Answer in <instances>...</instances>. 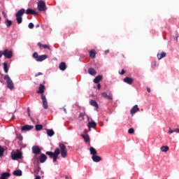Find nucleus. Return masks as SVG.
<instances>
[{
  "instance_id": "nucleus-33",
  "label": "nucleus",
  "mask_w": 179,
  "mask_h": 179,
  "mask_svg": "<svg viewBox=\"0 0 179 179\" xmlns=\"http://www.w3.org/2000/svg\"><path fill=\"white\" fill-rule=\"evenodd\" d=\"M88 127L90 128H96V123L94 122H91L88 124Z\"/></svg>"
},
{
  "instance_id": "nucleus-59",
  "label": "nucleus",
  "mask_w": 179,
  "mask_h": 179,
  "mask_svg": "<svg viewBox=\"0 0 179 179\" xmlns=\"http://www.w3.org/2000/svg\"><path fill=\"white\" fill-rule=\"evenodd\" d=\"M0 21H1V17H0Z\"/></svg>"
},
{
  "instance_id": "nucleus-28",
  "label": "nucleus",
  "mask_w": 179,
  "mask_h": 179,
  "mask_svg": "<svg viewBox=\"0 0 179 179\" xmlns=\"http://www.w3.org/2000/svg\"><path fill=\"white\" fill-rule=\"evenodd\" d=\"M166 57V52H162L160 54H157V58L158 59H162V58H164Z\"/></svg>"
},
{
  "instance_id": "nucleus-55",
  "label": "nucleus",
  "mask_w": 179,
  "mask_h": 179,
  "mask_svg": "<svg viewBox=\"0 0 179 179\" xmlns=\"http://www.w3.org/2000/svg\"><path fill=\"white\" fill-rule=\"evenodd\" d=\"M14 117H15V115H14V114H13V116H12V117H13V118H14Z\"/></svg>"
},
{
  "instance_id": "nucleus-7",
  "label": "nucleus",
  "mask_w": 179,
  "mask_h": 179,
  "mask_svg": "<svg viewBox=\"0 0 179 179\" xmlns=\"http://www.w3.org/2000/svg\"><path fill=\"white\" fill-rule=\"evenodd\" d=\"M38 10L40 12H44L47 10V6L43 1H39L38 2Z\"/></svg>"
},
{
  "instance_id": "nucleus-6",
  "label": "nucleus",
  "mask_w": 179,
  "mask_h": 179,
  "mask_svg": "<svg viewBox=\"0 0 179 179\" xmlns=\"http://www.w3.org/2000/svg\"><path fill=\"white\" fill-rule=\"evenodd\" d=\"M59 148L60 149V153L62 155V157L65 158L68 155V150H66V146L65 145L59 143Z\"/></svg>"
},
{
  "instance_id": "nucleus-54",
  "label": "nucleus",
  "mask_w": 179,
  "mask_h": 179,
  "mask_svg": "<svg viewBox=\"0 0 179 179\" xmlns=\"http://www.w3.org/2000/svg\"><path fill=\"white\" fill-rule=\"evenodd\" d=\"M31 121H32L33 122H34V120H33V118L31 117Z\"/></svg>"
},
{
  "instance_id": "nucleus-19",
  "label": "nucleus",
  "mask_w": 179,
  "mask_h": 179,
  "mask_svg": "<svg viewBox=\"0 0 179 179\" xmlns=\"http://www.w3.org/2000/svg\"><path fill=\"white\" fill-rule=\"evenodd\" d=\"M83 138H84L85 142L90 141V138H89V134H87V133H84L83 134Z\"/></svg>"
},
{
  "instance_id": "nucleus-16",
  "label": "nucleus",
  "mask_w": 179,
  "mask_h": 179,
  "mask_svg": "<svg viewBox=\"0 0 179 179\" xmlns=\"http://www.w3.org/2000/svg\"><path fill=\"white\" fill-rule=\"evenodd\" d=\"M137 111H139V108L138 107V105H136L131 108L130 113L131 114H135Z\"/></svg>"
},
{
  "instance_id": "nucleus-49",
  "label": "nucleus",
  "mask_w": 179,
  "mask_h": 179,
  "mask_svg": "<svg viewBox=\"0 0 179 179\" xmlns=\"http://www.w3.org/2000/svg\"><path fill=\"white\" fill-rule=\"evenodd\" d=\"M35 179H41V176H36Z\"/></svg>"
},
{
  "instance_id": "nucleus-39",
  "label": "nucleus",
  "mask_w": 179,
  "mask_h": 179,
  "mask_svg": "<svg viewBox=\"0 0 179 179\" xmlns=\"http://www.w3.org/2000/svg\"><path fill=\"white\" fill-rule=\"evenodd\" d=\"M129 134H134L135 132V130L132 128L129 129L128 130Z\"/></svg>"
},
{
  "instance_id": "nucleus-30",
  "label": "nucleus",
  "mask_w": 179,
  "mask_h": 179,
  "mask_svg": "<svg viewBox=\"0 0 179 179\" xmlns=\"http://www.w3.org/2000/svg\"><path fill=\"white\" fill-rule=\"evenodd\" d=\"M38 45L39 46V47H43L44 49H47V50H51V48H50V46L48 45H43V44H41V43H38Z\"/></svg>"
},
{
  "instance_id": "nucleus-36",
  "label": "nucleus",
  "mask_w": 179,
  "mask_h": 179,
  "mask_svg": "<svg viewBox=\"0 0 179 179\" xmlns=\"http://www.w3.org/2000/svg\"><path fill=\"white\" fill-rule=\"evenodd\" d=\"M3 156V148L0 146V157H2Z\"/></svg>"
},
{
  "instance_id": "nucleus-23",
  "label": "nucleus",
  "mask_w": 179,
  "mask_h": 179,
  "mask_svg": "<svg viewBox=\"0 0 179 179\" xmlns=\"http://www.w3.org/2000/svg\"><path fill=\"white\" fill-rule=\"evenodd\" d=\"M103 79V76H97L94 79V83H99L100 80Z\"/></svg>"
},
{
  "instance_id": "nucleus-26",
  "label": "nucleus",
  "mask_w": 179,
  "mask_h": 179,
  "mask_svg": "<svg viewBox=\"0 0 179 179\" xmlns=\"http://www.w3.org/2000/svg\"><path fill=\"white\" fill-rule=\"evenodd\" d=\"M90 152L91 155H92V156H95L96 155H97V151L93 147H91L90 148Z\"/></svg>"
},
{
  "instance_id": "nucleus-18",
  "label": "nucleus",
  "mask_w": 179,
  "mask_h": 179,
  "mask_svg": "<svg viewBox=\"0 0 179 179\" xmlns=\"http://www.w3.org/2000/svg\"><path fill=\"white\" fill-rule=\"evenodd\" d=\"M88 73H90V75H92V76H94V75H96V73H97V72L96 71V70L93 68H90L88 69Z\"/></svg>"
},
{
  "instance_id": "nucleus-21",
  "label": "nucleus",
  "mask_w": 179,
  "mask_h": 179,
  "mask_svg": "<svg viewBox=\"0 0 179 179\" xmlns=\"http://www.w3.org/2000/svg\"><path fill=\"white\" fill-rule=\"evenodd\" d=\"M101 94L102 96L104 97L105 99H107L108 100H113V96L107 94V92H103Z\"/></svg>"
},
{
  "instance_id": "nucleus-5",
  "label": "nucleus",
  "mask_w": 179,
  "mask_h": 179,
  "mask_svg": "<svg viewBox=\"0 0 179 179\" xmlns=\"http://www.w3.org/2000/svg\"><path fill=\"white\" fill-rule=\"evenodd\" d=\"M4 80H6L7 83V87L8 89H10V90H12V89L15 88V85L13 84V81L12 80V79H10V77H9V76L6 75L4 76Z\"/></svg>"
},
{
  "instance_id": "nucleus-20",
  "label": "nucleus",
  "mask_w": 179,
  "mask_h": 179,
  "mask_svg": "<svg viewBox=\"0 0 179 179\" xmlns=\"http://www.w3.org/2000/svg\"><path fill=\"white\" fill-rule=\"evenodd\" d=\"M45 160H47V156L44 154H41V157H40V162L45 163Z\"/></svg>"
},
{
  "instance_id": "nucleus-42",
  "label": "nucleus",
  "mask_w": 179,
  "mask_h": 179,
  "mask_svg": "<svg viewBox=\"0 0 179 179\" xmlns=\"http://www.w3.org/2000/svg\"><path fill=\"white\" fill-rule=\"evenodd\" d=\"M2 55H3V51L0 50V58L2 57Z\"/></svg>"
},
{
  "instance_id": "nucleus-22",
  "label": "nucleus",
  "mask_w": 179,
  "mask_h": 179,
  "mask_svg": "<svg viewBox=\"0 0 179 179\" xmlns=\"http://www.w3.org/2000/svg\"><path fill=\"white\" fill-rule=\"evenodd\" d=\"M48 136H54L55 132L52 131V129H46Z\"/></svg>"
},
{
  "instance_id": "nucleus-11",
  "label": "nucleus",
  "mask_w": 179,
  "mask_h": 179,
  "mask_svg": "<svg viewBox=\"0 0 179 179\" xmlns=\"http://www.w3.org/2000/svg\"><path fill=\"white\" fill-rule=\"evenodd\" d=\"M10 177V173L9 172H3L1 173L0 176V179H8Z\"/></svg>"
},
{
  "instance_id": "nucleus-3",
  "label": "nucleus",
  "mask_w": 179,
  "mask_h": 179,
  "mask_svg": "<svg viewBox=\"0 0 179 179\" xmlns=\"http://www.w3.org/2000/svg\"><path fill=\"white\" fill-rule=\"evenodd\" d=\"M25 10L24 8H21L15 14V17H17V23L20 24L23 22V18L22 17L24 15Z\"/></svg>"
},
{
  "instance_id": "nucleus-34",
  "label": "nucleus",
  "mask_w": 179,
  "mask_h": 179,
  "mask_svg": "<svg viewBox=\"0 0 179 179\" xmlns=\"http://www.w3.org/2000/svg\"><path fill=\"white\" fill-rule=\"evenodd\" d=\"M36 128V131H41V129H43V125L41 124H36L35 126Z\"/></svg>"
},
{
  "instance_id": "nucleus-8",
  "label": "nucleus",
  "mask_w": 179,
  "mask_h": 179,
  "mask_svg": "<svg viewBox=\"0 0 179 179\" xmlns=\"http://www.w3.org/2000/svg\"><path fill=\"white\" fill-rule=\"evenodd\" d=\"M3 55H4L6 58H8V59H10V57H13V53L12 50H5L3 51Z\"/></svg>"
},
{
  "instance_id": "nucleus-12",
  "label": "nucleus",
  "mask_w": 179,
  "mask_h": 179,
  "mask_svg": "<svg viewBox=\"0 0 179 179\" xmlns=\"http://www.w3.org/2000/svg\"><path fill=\"white\" fill-rule=\"evenodd\" d=\"M123 82L127 83L128 85H132V83H134V79L129 77H126L124 78Z\"/></svg>"
},
{
  "instance_id": "nucleus-32",
  "label": "nucleus",
  "mask_w": 179,
  "mask_h": 179,
  "mask_svg": "<svg viewBox=\"0 0 179 179\" xmlns=\"http://www.w3.org/2000/svg\"><path fill=\"white\" fill-rule=\"evenodd\" d=\"M3 65V69H4L5 73H8V63L4 62Z\"/></svg>"
},
{
  "instance_id": "nucleus-53",
  "label": "nucleus",
  "mask_w": 179,
  "mask_h": 179,
  "mask_svg": "<svg viewBox=\"0 0 179 179\" xmlns=\"http://www.w3.org/2000/svg\"><path fill=\"white\" fill-rule=\"evenodd\" d=\"M28 115H29V117H30V112L28 113Z\"/></svg>"
},
{
  "instance_id": "nucleus-43",
  "label": "nucleus",
  "mask_w": 179,
  "mask_h": 179,
  "mask_svg": "<svg viewBox=\"0 0 179 179\" xmlns=\"http://www.w3.org/2000/svg\"><path fill=\"white\" fill-rule=\"evenodd\" d=\"M120 73V75H124V73H125V70L122 69Z\"/></svg>"
},
{
  "instance_id": "nucleus-58",
  "label": "nucleus",
  "mask_w": 179,
  "mask_h": 179,
  "mask_svg": "<svg viewBox=\"0 0 179 179\" xmlns=\"http://www.w3.org/2000/svg\"><path fill=\"white\" fill-rule=\"evenodd\" d=\"M66 178L68 179V176H66Z\"/></svg>"
},
{
  "instance_id": "nucleus-2",
  "label": "nucleus",
  "mask_w": 179,
  "mask_h": 179,
  "mask_svg": "<svg viewBox=\"0 0 179 179\" xmlns=\"http://www.w3.org/2000/svg\"><path fill=\"white\" fill-rule=\"evenodd\" d=\"M59 148H57L54 152L48 151L46 152V155L50 157V159H53V162H57V159H58V156L59 155Z\"/></svg>"
},
{
  "instance_id": "nucleus-41",
  "label": "nucleus",
  "mask_w": 179,
  "mask_h": 179,
  "mask_svg": "<svg viewBox=\"0 0 179 179\" xmlns=\"http://www.w3.org/2000/svg\"><path fill=\"white\" fill-rule=\"evenodd\" d=\"M85 117V113H80L79 117L80 118H83Z\"/></svg>"
},
{
  "instance_id": "nucleus-24",
  "label": "nucleus",
  "mask_w": 179,
  "mask_h": 179,
  "mask_svg": "<svg viewBox=\"0 0 179 179\" xmlns=\"http://www.w3.org/2000/svg\"><path fill=\"white\" fill-rule=\"evenodd\" d=\"M91 106H93V107H95V108H99V104L97 103V102L94 100H91L90 101Z\"/></svg>"
},
{
  "instance_id": "nucleus-46",
  "label": "nucleus",
  "mask_w": 179,
  "mask_h": 179,
  "mask_svg": "<svg viewBox=\"0 0 179 179\" xmlns=\"http://www.w3.org/2000/svg\"><path fill=\"white\" fill-rule=\"evenodd\" d=\"M2 15L4 16V17H6V13H5L4 11H2Z\"/></svg>"
},
{
  "instance_id": "nucleus-31",
  "label": "nucleus",
  "mask_w": 179,
  "mask_h": 179,
  "mask_svg": "<svg viewBox=\"0 0 179 179\" xmlns=\"http://www.w3.org/2000/svg\"><path fill=\"white\" fill-rule=\"evenodd\" d=\"M173 132H176L177 134H179V129H175L174 130L171 129V128H169V130L168 131V134H173Z\"/></svg>"
},
{
  "instance_id": "nucleus-35",
  "label": "nucleus",
  "mask_w": 179,
  "mask_h": 179,
  "mask_svg": "<svg viewBox=\"0 0 179 179\" xmlns=\"http://www.w3.org/2000/svg\"><path fill=\"white\" fill-rule=\"evenodd\" d=\"M6 23L7 24V27H10V26H12V22L9 20H6Z\"/></svg>"
},
{
  "instance_id": "nucleus-37",
  "label": "nucleus",
  "mask_w": 179,
  "mask_h": 179,
  "mask_svg": "<svg viewBox=\"0 0 179 179\" xmlns=\"http://www.w3.org/2000/svg\"><path fill=\"white\" fill-rule=\"evenodd\" d=\"M33 57H34V58H36V59H38V53H37V52H34V54H33Z\"/></svg>"
},
{
  "instance_id": "nucleus-9",
  "label": "nucleus",
  "mask_w": 179,
  "mask_h": 179,
  "mask_svg": "<svg viewBox=\"0 0 179 179\" xmlns=\"http://www.w3.org/2000/svg\"><path fill=\"white\" fill-rule=\"evenodd\" d=\"M32 152L34 155H40V153H41V150L38 146L36 145L32 147Z\"/></svg>"
},
{
  "instance_id": "nucleus-25",
  "label": "nucleus",
  "mask_w": 179,
  "mask_h": 179,
  "mask_svg": "<svg viewBox=\"0 0 179 179\" xmlns=\"http://www.w3.org/2000/svg\"><path fill=\"white\" fill-rule=\"evenodd\" d=\"M160 149L162 152H164V153H166V152H169L170 148L167 145H164V146H162Z\"/></svg>"
},
{
  "instance_id": "nucleus-29",
  "label": "nucleus",
  "mask_w": 179,
  "mask_h": 179,
  "mask_svg": "<svg viewBox=\"0 0 179 179\" xmlns=\"http://www.w3.org/2000/svg\"><path fill=\"white\" fill-rule=\"evenodd\" d=\"M13 174L14 176H22V172L21 170H17V171H14L13 173Z\"/></svg>"
},
{
  "instance_id": "nucleus-47",
  "label": "nucleus",
  "mask_w": 179,
  "mask_h": 179,
  "mask_svg": "<svg viewBox=\"0 0 179 179\" xmlns=\"http://www.w3.org/2000/svg\"><path fill=\"white\" fill-rule=\"evenodd\" d=\"M108 52H110L109 50H107L105 51V54H106V55L108 54Z\"/></svg>"
},
{
  "instance_id": "nucleus-13",
  "label": "nucleus",
  "mask_w": 179,
  "mask_h": 179,
  "mask_svg": "<svg viewBox=\"0 0 179 179\" xmlns=\"http://www.w3.org/2000/svg\"><path fill=\"white\" fill-rule=\"evenodd\" d=\"M33 128H34V126L27 124L22 127L21 129L22 131H30L31 129H33Z\"/></svg>"
},
{
  "instance_id": "nucleus-48",
  "label": "nucleus",
  "mask_w": 179,
  "mask_h": 179,
  "mask_svg": "<svg viewBox=\"0 0 179 179\" xmlns=\"http://www.w3.org/2000/svg\"><path fill=\"white\" fill-rule=\"evenodd\" d=\"M147 90H148V93H150V88L148 87Z\"/></svg>"
},
{
  "instance_id": "nucleus-14",
  "label": "nucleus",
  "mask_w": 179,
  "mask_h": 179,
  "mask_svg": "<svg viewBox=\"0 0 179 179\" xmlns=\"http://www.w3.org/2000/svg\"><path fill=\"white\" fill-rule=\"evenodd\" d=\"M26 14L27 15H38V13H37V12H36V10H34L31 8H28L26 10Z\"/></svg>"
},
{
  "instance_id": "nucleus-51",
  "label": "nucleus",
  "mask_w": 179,
  "mask_h": 179,
  "mask_svg": "<svg viewBox=\"0 0 179 179\" xmlns=\"http://www.w3.org/2000/svg\"><path fill=\"white\" fill-rule=\"evenodd\" d=\"M27 112L30 113V108H27Z\"/></svg>"
},
{
  "instance_id": "nucleus-4",
  "label": "nucleus",
  "mask_w": 179,
  "mask_h": 179,
  "mask_svg": "<svg viewBox=\"0 0 179 179\" xmlns=\"http://www.w3.org/2000/svg\"><path fill=\"white\" fill-rule=\"evenodd\" d=\"M22 152L19 151V150H16L11 152V159L12 160H19V159H22Z\"/></svg>"
},
{
  "instance_id": "nucleus-10",
  "label": "nucleus",
  "mask_w": 179,
  "mask_h": 179,
  "mask_svg": "<svg viewBox=\"0 0 179 179\" xmlns=\"http://www.w3.org/2000/svg\"><path fill=\"white\" fill-rule=\"evenodd\" d=\"M48 57V56H47V55H42L38 56V59H36V61H37V62H43V61L47 59Z\"/></svg>"
},
{
  "instance_id": "nucleus-56",
  "label": "nucleus",
  "mask_w": 179,
  "mask_h": 179,
  "mask_svg": "<svg viewBox=\"0 0 179 179\" xmlns=\"http://www.w3.org/2000/svg\"><path fill=\"white\" fill-rule=\"evenodd\" d=\"M14 113H16V110L15 109H14Z\"/></svg>"
},
{
  "instance_id": "nucleus-17",
  "label": "nucleus",
  "mask_w": 179,
  "mask_h": 179,
  "mask_svg": "<svg viewBox=\"0 0 179 179\" xmlns=\"http://www.w3.org/2000/svg\"><path fill=\"white\" fill-rule=\"evenodd\" d=\"M59 69H60V71H65V69H66V64H65V62L60 63Z\"/></svg>"
},
{
  "instance_id": "nucleus-40",
  "label": "nucleus",
  "mask_w": 179,
  "mask_h": 179,
  "mask_svg": "<svg viewBox=\"0 0 179 179\" xmlns=\"http://www.w3.org/2000/svg\"><path fill=\"white\" fill-rule=\"evenodd\" d=\"M17 138L19 139V141H22L23 139V137L20 134H17Z\"/></svg>"
},
{
  "instance_id": "nucleus-38",
  "label": "nucleus",
  "mask_w": 179,
  "mask_h": 179,
  "mask_svg": "<svg viewBox=\"0 0 179 179\" xmlns=\"http://www.w3.org/2000/svg\"><path fill=\"white\" fill-rule=\"evenodd\" d=\"M28 27L29 29H34V24L32 22H31L29 24Z\"/></svg>"
},
{
  "instance_id": "nucleus-52",
  "label": "nucleus",
  "mask_w": 179,
  "mask_h": 179,
  "mask_svg": "<svg viewBox=\"0 0 179 179\" xmlns=\"http://www.w3.org/2000/svg\"><path fill=\"white\" fill-rule=\"evenodd\" d=\"M36 27H40V24H36Z\"/></svg>"
},
{
  "instance_id": "nucleus-44",
  "label": "nucleus",
  "mask_w": 179,
  "mask_h": 179,
  "mask_svg": "<svg viewBox=\"0 0 179 179\" xmlns=\"http://www.w3.org/2000/svg\"><path fill=\"white\" fill-rule=\"evenodd\" d=\"M101 85H100V83H98L97 89H101Z\"/></svg>"
},
{
  "instance_id": "nucleus-27",
  "label": "nucleus",
  "mask_w": 179,
  "mask_h": 179,
  "mask_svg": "<svg viewBox=\"0 0 179 179\" xmlns=\"http://www.w3.org/2000/svg\"><path fill=\"white\" fill-rule=\"evenodd\" d=\"M90 57L91 58H96V50H92L90 52Z\"/></svg>"
},
{
  "instance_id": "nucleus-50",
  "label": "nucleus",
  "mask_w": 179,
  "mask_h": 179,
  "mask_svg": "<svg viewBox=\"0 0 179 179\" xmlns=\"http://www.w3.org/2000/svg\"><path fill=\"white\" fill-rule=\"evenodd\" d=\"M63 110H64V113L66 114V108H63Z\"/></svg>"
},
{
  "instance_id": "nucleus-57",
  "label": "nucleus",
  "mask_w": 179,
  "mask_h": 179,
  "mask_svg": "<svg viewBox=\"0 0 179 179\" xmlns=\"http://www.w3.org/2000/svg\"><path fill=\"white\" fill-rule=\"evenodd\" d=\"M178 37L176 38V41H178Z\"/></svg>"
},
{
  "instance_id": "nucleus-1",
  "label": "nucleus",
  "mask_w": 179,
  "mask_h": 179,
  "mask_svg": "<svg viewBox=\"0 0 179 179\" xmlns=\"http://www.w3.org/2000/svg\"><path fill=\"white\" fill-rule=\"evenodd\" d=\"M45 89V86H44V85L43 84H41L39 85V90L37 91V93L38 94H41V100L43 102V106L45 110H47V108H48V102L47 101V98L45 97V95L43 94L44 93Z\"/></svg>"
},
{
  "instance_id": "nucleus-15",
  "label": "nucleus",
  "mask_w": 179,
  "mask_h": 179,
  "mask_svg": "<svg viewBox=\"0 0 179 179\" xmlns=\"http://www.w3.org/2000/svg\"><path fill=\"white\" fill-rule=\"evenodd\" d=\"M92 159L93 162H95L96 163L101 161V157L99 155H92Z\"/></svg>"
},
{
  "instance_id": "nucleus-45",
  "label": "nucleus",
  "mask_w": 179,
  "mask_h": 179,
  "mask_svg": "<svg viewBox=\"0 0 179 179\" xmlns=\"http://www.w3.org/2000/svg\"><path fill=\"white\" fill-rule=\"evenodd\" d=\"M40 75H43V73H41L39 72L38 74H36L35 76H36V77L40 76Z\"/></svg>"
}]
</instances>
